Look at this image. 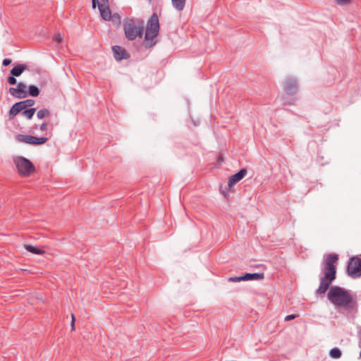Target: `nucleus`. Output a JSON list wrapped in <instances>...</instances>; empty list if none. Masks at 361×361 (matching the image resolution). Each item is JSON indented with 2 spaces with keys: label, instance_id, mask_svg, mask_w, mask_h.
<instances>
[{
  "label": "nucleus",
  "instance_id": "nucleus-32",
  "mask_svg": "<svg viewBox=\"0 0 361 361\" xmlns=\"http://www.w3.org/2000/svg\"><path fill=\"white\" fill-rule=\"evenodd\" d=\"M71 330L75 331V322H71Z\"/></svg>",
  "mask_w": 361,
  "mask_h": 361
},
{
  "label": "nucleus",
  "instance_id": "nucleus-8",
  "mask_svg": "<svg viewBox=\"0 0 361 361\" xmlns=\"http://www.w3.org/2000/svg\"><path fill=\"white\" fill-rule=\"evenodd\" d=\"M9 93L19 99L25 98L27 96V86L23 82H19L16 87L9 89Z\"/></svg>",
  "mask_w": 361,
  "mask_h": 361
},
{
  "label": "nucleus",
  "instance_id": "nucleus-7",
  "mask_svg": "<svg viewBox=\"0 0 361 361\" xmlns=\"http://www.w3.org/2000/svg\"><path fill=\"white\" fill-rule=\"evenodd\" d=\"M348 273L353 278L361 276V259L352 257L348 263Z\"/></svg>",
  "mask_w": 361,
  "mask_h": 361
},
{
  "label": "nucleus",
  "instance_id": "nucleus-6",
  "mask_svg": "<svg viewBox=\"0 0 361 361\" xmlns=\"http://www.w3.org/2000/svg\"><path fill=\"white\" fill-rule=\"evenodd\" d=\"M16 141L32 145H41L44 144L47 140V137H37L32 135L18 134L15 136Z\"/></svg>",
  "mask_w": 361,
  "mask_h": 361
},
{
  "label": "nucleus",
  "instance_id": "nucleus-2",
  "mask_svg": "<svg viewBox=\"0 0 361 361\" xmlns=\"http://www.w3.org/2000/svg\"><path fill=\"white\" fill-rule=\"evenodd\" d=\"M338 260V255L336 254L329 255L325 259L324 276L321 279L320 285L317 292L324 294L329 288L331 282L336 278L335 264Z\"/></svg>",
  "mask_w": 361,
  "mask_h": 361
},
{
  "label": "nucleus",
  "instance_id": "nucleus-31",
  "mask_svg": "<svg viewBox=\"0 0 361 361\" xmlns=\"http://www.w3.org/2000/svg\"><path fill=\"white\" fill-rule=\"evenodd\" d=\"M296 317L295 314H289L285 317V321H290L291 319H293Z\"/></svg>",
  "mask_w": 361,
  "mask_h": 361
},
{
  "label": "nucleus",
  "instance_id": "nucleus-12",
  "mask_svg": "<svg viewBox=\"0 0 361 361\" xmlns=\"http://www.w3.org/2000/svg\"><path fill=\"white\" fill-rule=\"evenodd\" d=\"M244 281H259L264 278V273H247L243 275Z\"/></svg>",
  "mask_w": 361,
  "mask_h": 361
},
{
  "label": "nucleus",
  "instance_id": "nucleus-28",
  "mask_svg": "<svg viewBox=\"0 0 361 361\" xmlns=\"http://www.w3.org/2000/svg\"><path fill=\"white\" fill-rule=\"evenodd\" d=\"M54 40L58 43H61L63 39V37L61 34L57 33L54 36Z\"/></svg>",
  "mask_w": 361,
  "mask_h": 361
},
{
  "label": "nucleus",
  "instance_id": "nucleus-24",
  "mask_svg": "<svg viewBox=\"0 0 361 361\" xmlns=\"http://www.w3.org/2000/svg\"><path fill=\"white\" fill-rule=\"evenodd\" d=\"M110 20H111L116 26L120 25L121 23V17L118 13H114V15L111 16Z\"/></svg>",
  "mask_w": 361,
  "mask_h": 361
},
{
  "label": "nucleus",
  "instance_id": "nucleus-19",
  "mask_svg": "<svg viewBox=\"0 0 361 361\" xmlns=\"http://www.w3.org/2000/svg\"><path fill=\"white\" fill-rule=\"evenodd\" d=\"M98 4V7H104L109 6V0H92V7L96 8V4Z\"/></svg>",
  "mask_w": 361,
  "mask_h": 361
},
{
  "label": "nucleus",
  "instance_id": "nucleus-16",
  "mask_svg": "<svg viewBox=\"0 0 361 361\" xmlns=\"http://www.w3.org/2000/svg\"><path fill=\"white\" fill-rule=\"evenodd\" d=\"M23 247L26 250L35 255H43L45 252L44 250L30 245L25 244L23 245Z\"/></svg>",
  "mask_w": 361,
  "mask_h": 361
},
{
  "label": "nucleus",
  "instance_id": "nucleus-23",
  "mask_svg": "<svg viewBox=\"0 0 361 361\" xmlns=\"http://www.w3.org/2000/svg\"><path fill=\"white\" fill-rule=\"evenodd\" d=\"M50 115V112L48 109H41L39 110L37 113V116L38 118L39 119H42L45 117H47Z\"/></svg>",
  "mask_w": 361,
  "mask_h": 361
},
{
  "label": "nucleus",
  "instance_id": "nucleus-1",
  "mask_svg": "<svg viewBox=\"0 0 361 361\" xmlns=\"http://www.w3.org/2000/svg\"><path fill=\"white\" fill-rule=\"evenodd\" d=\"M329 300L336 306L355 309L356 302L351 294L343 288L332 286L328 293Z\"/></svg>",
  "mask_w": 361,
  "mask_h": 361
},
{
  "label": "nucleus",
  "instance_id": "nucleus-27",
  "mask_svg": "<svg viewBox=\"0 0 361 361\" xmlns=\"http://www.w3.org/2000/svg\"><path fill=\"white\" fill-rule=\"evenodd\" d=\"M35 128V129L39 128V130L40 131H42V132L45 131L47 129V123H43L42 124L39 126V127L37 126H36Z\"/></svg>",
  "mask_w": 361,
  "mask_h": 361
},
{
  "label": "nucleus",
  "instance_id": "nucleus-30",
  "mask_svg": "<svg viewBox=\"0 0 361 361\" xmlns=\"http://www.w3.org/2000/svg\"><path fill=\"white\" fill-rule=\"evenodd\" d=\"M11 63V60L9 59H5L3 60L2 64L5 66H8Z\"/></svg>",
  "mask_w": 361,
  "mask_h": 361
},
{
  "label": "nucleus",
  "instance_id": "nucleus-17",
  "mask_svg": "<svg viewBox=\"0 0 361 361\" xmlns=\"http://www.w3.org/2000/svg\"><path fill=\"white\" fill-rule=\"evenodd\" d=\"M39 94V89L34 85H31L30 87H27V95H30L32 97H37Z\"/></svg>",
  "mask_w": 361,
  "mask_h": 361
},
{
  "label": "nucleus",
  "instance_id": "nucleus-29",
  "mask_svg": "<svg viewBox=\"0 0 361 361\" xmlns=\"http://www.w3.org/2000/svg\"><path fill=\"white\" fill-rule=\"evenodd\" d=\"M8 82L11 85H16L17 83V80L13 75L8 78Z\"/></svg>",
  "mask_w": 361,
  "mask_h": 361
},
{
  "label": "nucleus",
  "instance_id": "nucleus-20",
  "mask_svg": "<svg viewBox=\"0 0 361 361\" xmlns=\"http://www.w3.org/2000/svg\"><path fill=\"white\" fill-rule=\"evenodd\" d=\"M19 104H21L23 109L25 110L27 107L32 106L35 104V101L33 99H27V100L19 102Z\"/></svg>",
  "mask_w": 361,
  "mask_h": 361
},
{
  "label": "nucleus",
  "instance_id": "nucleus-14",
  "mask_svg": "<svg viewBox=\"0 0 361 361\" xmlns=\"http://www.w3.org/2000/svg\"><path fill=\"white\" fill-rule=\"evenodd\" d=\"M27 69V66L24 64H18L11 71V74L13 76H19L24 71Z\"/></svg>",
  "mask_w": 361,
  "mask_h": 361
},
{
  "label": "nucleus",
  "instance_id": "nucleus-22",
  "mask_svg": "<svg viewBox=\"0 0 361 361\" xmlns=\"http://www.w3.org/2000/svg\"><path fill=\"white\" fill-rule=\"evenodd\" d=\"M35 109L31 108V109H29L27 110L26 109L23 110V115L27 119H31L32 117L33 116V115L35 114Z\"/></svg>",
  "mask_w": 361,
  "mask_h": 361
},
{
  "label": "nucleus",
  "instance_id": "nucleus-3",
  "mask_svg": "<svg viewBox=\"0 0 361 361\" xmlns=\"http://www.w3.org/2000/svg\"><path fill=\"white\" fill-rule=\"evenodd\" d=\"M159 32V18L156 13H154L148 20L146 27L145 32V46L152 47L154 46L157 41L156 37Z\"/></svg>",
  "mask_w": 361,
  "mask_h": 361
},
{
  "label": "nucleus",
  "instance_id": "nucleus-13",
  "mask_svg": "<svg viewBox=\"0 0 361 361\" xmlns=\"http://www.w3.org/2000/svg\"><path fill=\"white\" fill-rule=\"evenodd\" d=\"M99 11L101 13V16L102 17V18L104 20H111V11L109 8V5L104 6V7H99Z\"/></svg>",
  "mask_w": 361,
  "mask_h": 361
},
{
  "label": "nucleus",
  "instance_id": "nucleus-25",
  "mask_svg": "<svg viewBox=\"0 0 361 361\" xmlns=\"http://www.w3.org/2000/svg\"><path fill=\"white\" fill-rule=\"evenodd\" d=\"M228 281L231 282H239L244 281V276L231 277L228 279Z\"/></svg>",
  "mask_w": 361,
  "mask_h": 361
},
{
  "label": "nucleus",
  "instance_id": "nucleus-10",
  "mask_svg": "<svg viewBox=\"0 0 361 361\" xmlns=\"http://www.w3.org/2000/svg\"><path fill=\"white\" fill-rule=\"evenodd\" d=\"M247 170L245 169H241L237 173L232 175L228 182L229 188L233 187L236 183L242 180L247 174Z\"/></svg>",
  "mask_w": 361,
  "mask_h": 361
},
{
  "label": "nucleus",
  "instance_id": "nucleus-26",
  "mask_svg": "<svg viewBox=\"0 0 361 361\" xmlns=\"http://www.w3.org/2000/svg\"><path fill=\"white\" fill-rule=\"evenodd\" d=\"M338 5H347L350 4L353 0H335Z\"/></svg>",
  "mask_w": 361,
  "mask_h": 361
},
{
  "label": "nucleus",
  "instance_id": "nucleus-9",
  "mask_svg": "<svg viewBox=\"0 0 361 361\" xmlns=\"http://www.w3.org/2000/svg\"><path fill=\"white\" fill-rule=\"evenodd\" d=\"M283 90L288 95H293L297 92L298 85L296 80L293 78H287L283 82Z\"/></svg>",
  "mask_w": 361,
  "mask_h": 361
},
{
  "label": "nucleus",
  "instance_id": "nucleus-33",
  "mask_svg": "<svg viewBox=\"0 0 361 361\" xmlns=\"http://www.w3.org/2000/svg\"><path fill=\"white\" fill-rule=\"evenodd\" d=\"M75 316L73 314H71V322H75Z\"/></svg>",
  "mask_w": 361,
  "mask_h": 361
},
{
  "label": "nucleus",
  "instance_id": "nucleus-15",
  "mask_svg": "<svg viewBox=\"0 0 361 361\" xmlns=\"http://www.w3.org/2000/svg\"><path fill=\"white\" fill-rule=\"evenodd\" d=\"M21 111H23L21 104H20L19 102H17L14 104L13 106L11 108L9 111V115L11 118H13Z\"/></svg>",
  "mask_w": 361,
  "mask_h": 361
},
{
  "label": "nucleus",
  "instance_id": "nucleus-18",
  "mask_svg": "<svg viewBox=\"0 0 361 361\" xmlns=\"http://www.w3.org/2000/svg\"><path fill=\"white\" fill-rule=\"evenodd\" d=\"M173 6L178 11L183 9L185 6V0H171Z\"/></svg>",
  "mask_w": 361,
  "mask_h": 361
},
{
  "label": "nucleus",
  "instance_id": "nucleus-4",
  "mask_svg": "<svg viewBox=\"0 0 361 361\" xmlns=\"http://www.w3.org/2000/svg\"><path fill=\"white\" fill-rule=\"evenodd\" d=\"M13 162L20 176L28 177L35 171V167L32 163L23 157L13 158Z\"/></svg>",
  "mask_w": 361,
  "mask_h": 361
},
{
  "label": "nucleus",
  "instance_id": "nucleus-21",
  "mask_svg": "<svg viewBox=\"0 0 361 361\" xmlns=\"http://www.w3.org/2000/svg\"><path fill=\"white\" fill-rule=\"evenodd\" d=\"M329 355L332 358L338 359L341 356V351L337 348H333L330 350Z\"/></svg>",
  "mask_w": 361,
  "mask_h": 361
},
{
  "label": "nucleus",
  "instance_id": "nucleus-34",
  "mask_svg": "<svg viewBox=\"0 0 361 361\" xmlns=\"http://www.w3.org/2000/svg\"><path fill=\"white\" fill-rule=\"evenodd\" d=\"M148 1H149V2H151V1H152V0H148Z\"/></svg>",
  "mask_w": 361,
  "mask_h": 361
},
{
  "label": "nucleus",
  "instance_id": "nucleus-11",
  "mask_svg": "<svg viewBox=\"0 0 361 361\" xmlns=\"http://www.w3.org/2000/svg\"><path fill=\"white\" fill-rule=\"evenodd\" d=\"M113 51L114 56L117 60L120 61L128 57V54L126 50L119 46H114L113 47Z\"/></svg>",
  "mask_w": 361,
  "mask_h": 361
},
{
  "label": "nucleus",
  "instance_id": "nucleus-5",
  "mask_svg": "<svg viewBox=\"0 0 361 361\" xmlns=\"http://www.w3.org/2000/svg\"><path fill=\"white\" fill-rule=\"evenodd\" d=\"M123 30L125 35L129 40H133L137 37H142L143 33V27L136 25L134 20L128 19L124 21Z\"/></svg>",
  "mask_w": 361,
  "mask_h": 361
}]
</instances>
